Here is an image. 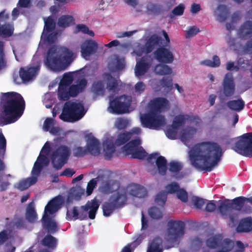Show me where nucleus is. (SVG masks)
Returning <instances> with one entry per match:
<instances>
[{"label":"nucleus","mask_w":252,"mask_h":252,"mask_svg":"<svg viewBox=\"0 0 252 252\" xmlns=\"http://www.w3.org/2000/svg\"><path fill=\"white\" fill-rule=\"evenodd\" d=\"M71 154L70 149L67 146L62 145L54 150L51 155L54 167L59 170L67 163Z\"/></svg>","instance_id":"9"},{"label":"nucleus","mask_w":252,"mask_h":252,"mask_svg":"<svg viewBox=\"0 0 252 252\" xmlns=\"http://www.w3.org/2000/svg\"><path fill=\"white\" fill-rule=\"evenodd\" d=\"M99 207V202L95 198L88 201L85 205L81 206V211L79 212L77 207H74L71 211L67 210L66 212V219L67 220H75L77 219L84 220L87 219V212L88 217L91 220L95 218L97 210Z\"/></svg>","instance_id":"5"},{"label":"nucleus","mask_w":252,"mask_h":252,"mask_svg":"<svg viewBox=\"0 0 252 252\" xmlns=\"http://www.w3.org/2000/svg\"><path fill=\"white\" fill-rule=\"evenodd\" d=\"M162 38L157 34L152 35L146 41L144 50L147 54L151 53L157 46H160L162 43Z\"/></svg>","instance_id":"23"},{"label":"nucleus","mask_w":252,"mask_h":252,"mask_svg":"<svg viewBox=\"0 0 252 252\" xmlns=\"http://www.w3.org/2000/svg\"><path fill=\"white\" fill-rule=\"evenodd\" d=\"M9 16L3 10L0 12V36L9 37L13 34L14 28L12 24L8 22Z\"/></svg>","instance_id":"12"},{"label":"nucleus","mask_w":252,"mask_h":252,"mask_svg":"<svg viewBox=\"0 0 252 252\" xmlns=\"http://www.w3.org/2000/svg\"><path fill=\"white\" fill-rule=\"evenodd\" d=\"M75 24V20L71 15H64L61 16L58 20V25L61 28H67Z\"/></svg>","instance_id":"34"},{"label":"nucleus","mask_w":252,"mask_h":252,"mask_svg":"<svg viewBox=\"0 0 252 252\" xmlns=\"http://www.w3.org/2000/svg\"><path fill=\"white\" fill-rule=\"evenodd\" d=\"M130 155L133 158L143 159L147 156V153L142 147H140L139 149L131 152Z\"/></svg>","instance_id":"54"},{"label":"nucleus","mask_w":252,"mask_h":252,"mask_svg":"<svg viewBox=\"0 0 252 252\" xmlns=\"http://www.w3.org/2000/svg\"><path fill=\"white\" fill-rule=\"evenodd\" d=\"M87 153L86 147H77L74 148L73 150V154L75 157H83Z\"/></svg>","instance_id":"62"},{"label":"nucleus","mask_w":252,"mask_h":252,"mask_svg":"<svg viewBox=\"0 0 252 252\" xmlns=\"http://www.w3.org/2000/svg\"><path fill=\"white\" fill-rule=\"evenodd\" d=\"M7 65V59L4 50V42L0 40V70Z\"/></svg>","instance_id":"49"},{"label":"nucleus","mask_w":252,"mask_h":252,"mask_svg":"<svg viewBox=\"0 0 252 252\" xmlns=\"http://www.w3.org/2000/svg\"><path fill=\"white\" fill-rule=\"evenodd\" d=\"M41 221L43 228L50 234H54L58 231L56 222L48 214H43Z\"/></svg>","instance_id":"19"},{"label":"nucleus","mask_w":252,"mask_h":252,"mask_svg":"<svg viewBox=\"0 0 252 252\" xmlns=\"http://www.w3.org/2000/svg\"><path fill=\"white\" fill-rule=\"evenodd\" d=\"M130 138V133L129 132L125 131L121 133L118 135L117 138L115 140V144L117 146H120L125 144Z\"/></svg>","instance_id":"47"},{"label":"nucleus","mask_w":252,"mask_h":252,"mask_svg":"<svg viewBox=\"0 0 252 252\" xmlns=\"http://www.w3.org/2000/svg\"><path fill=\"white\" fill-rule=\"evenodd\" d=\"M252 230V219L247 218L242 219L237 227L238 232H247Z\"/></svg>","instance_id":"31"},{"label":"nucleus","mask_w":252,"mask_h":252,"mask_svg":"<svg viewBox=\"0 0 252 252\" xmlns=\"http://www.w3.org/2000/svg\"><path fill=\"white\" fill-rule=\"evenodd\" d=\"M39 69V65L35 66L21 67L19 69V76L22 81L27 82L33 79L37 75Z\"/></svg>","instance_id":"15"},{"label":"nucleus","mask_w":252,"mask_h":252,"mask_svg":"<svg viewBox=\"0 0 252 252\" xmlns=\"http://www.w3.org/2000/svg\"><path fill=\"white\" fill-rule=\"evenodd\" d=\"M129 124L128 120L124 118H119L116 120L115 125L119 130L124 129L127 127Z\"/></svg>","instance_id":"59"},{"label":"nucleus","mask_w":252,"mask_h":252,"mask_svg":"<svg viewBox=\"0 0 252 252\" xmlns=\"http://www.w3.org/2000/svg\"><path fill=\"white\" fill-rule=\"evenodd\" d=\"M246 201H249V198L239 196L233 199L231 201V203L233 204V210L241 211L244 207Z\"/></svg>","instance_id":"43"},{"label":"nucleus","mask_w":252,"mask_h":252,"mask_svg":"<svg viewBox=\"0 0 252 252\" xmlns=\"http://www.w3.org/2000/svg\"><path fill=\"white\" fill-rule=\"evenodd\" d=\"M0 104L5 125L16 122L23 115L25 108L23 96L14 92L1 93Z\"/></svg>","instance_id":"2"},{"label":"nucleus","mask_w":252,"mask_h":252,"mask_svg":"<svg viewBox=\"0 0 252 252\" xmlns=\"http://www.w3.org/2000/svg\"><path fill=\"white\" fill-rule=\"evenodd\" d=\"M58 97L60 100L66 101L71 97L68 88L62 89L59 88Z\"/></svg>","instance_id":"57"},{"label":"nucleus","mask_w":252,"mask_h":252,"mask_svg":"<svg viewBox=\"0 0 252 252\" xmlns=\"http://www.w3.org/2000/svg\"><path fill=\"white\" fill-rule=\"evenodd\" d=\"M222 149L217 143L205 142L192 147L189 152L192 165L199 171H211L221 160Z\"/></svg>","instance_id":"1"},{"label":"nucleus","mask_w":252,"mask_h":252,"mask_svg":"<svg viewBox=\"0 0 252 252\" xmlns=\"http://www.w3.org/2000/svg\"><path fill=\"white\" fill-rule=\"evenodd\" d=\"M98 48L97 43L92 40H86L81 45V52L82 56L86 58L94 54Z\"/></svg>","instance_id":"17"},{"label":"nucleus","mask_w":252,"mask_h":252,"mask_svg":"<svg viewBox=\"0 0 252 252\" xmlns=\"http://www.w3.org/2000/svg\"><path fill=\"white\" fill-rule=\"evenodd\" d=\"M201 63L207 66L217 67L220 66V62L219 57L217 55H215L213 57V61L210 60H205L202 61Z\"/></svg>","instance_id":"53"},{"label":"nucleus","mask_w":252,"mask_h":252,"mask_svg":"<svg viewBox=\"0 0 252 252\" xmlns=\"http://www.w3.org/2000/svg\"><path fill=\"white\" fill-rule=\"evenodd\" d=\"M168 101L163 97H156L149 103L150 112L141 117V121L145 127L158 129L165 124V119L159 113L167 109Z\"/></svg>","instance_id":"3"},{"label":"nucleus","mask_w":252,"mask_h":252,"mask_svg":"<svg viewBox=\"0 0 252 252\" xmlns=\"http://www.w3.org/2000/svg\"><path fill=\"white\" fill-rule=\"evenodd\" d=\"M141 144V141L139 138L133 139L126 143L123 147V150L126 155L130 154L131 152L139 149L138 146Z\"/></svg>","instance_id":"32"},{"label":"nucleus","mask_w":252,"mask_h":252,"mask_svg":"<svg viewBox=\"0 0 252 252\" xmlns=\"http://www.w3.org/2000/svg\"><path fill=\"white\" fill-rule=\"evenodd\" d=\"M222 237L220 235L212 236L206 241L207 246L212 249H216L220 246L222 247Z\"/></svg>","instance_id":"36"},{"label":"nucleus","mask_w":252,"mask_h":252,"mask_svg":"<svg viewBox=\"0 0 252 252\" xmlns=\"http://www.w3.org/2000/svg\"><path fill=\"white\" fill-rule=\"evenodd\" d=\"M154 71L156 74L159 75H165L171 74L172 70L171 67L165 64L159 63L156 65Z\"/></svg>","instance_id":"40"},{"label":"nucleus","mask_w":252,"mask_h":252,"mask_svg":"<svg viewBox=\"0 0 252 252\" xmlns=\"http://www.w3.org/2000/svg\"><path fill=\"white\" fill-rule=\"evenodd\" d=\"M84 110L82 104L67 101L64 104L60 118L64 122H69L70 119L79 120L84 115Z\"/></svg>","instance_id":"7"},{"label":"nucleus","mask_w":252,"mask_h":252,"mask_svg":"<svg viewBox=\"0 0 252 252\" xmlns=\"http://www.w3.org/2000/svg\"><path fill=\"white\" fill-rule=\"evenodd\" d=\"M223 93L226 97L232 96L235 93V88L233 78L231 73L225 74L222 83Z\"/></svg>","instance_id":"16"},{"label":"nucleus","mask_w":252,"mask_h":252,"mask_svg":"<svg viewBox=\"0 0 252 252\" xmlns=\"http://www.w3.org/2000/svg\"><path fill=\"white\" fill-rule=\"evenodd\" d=\"M87 85V81L85 79H81L76 85L70 86L68 89L71 97L76 96L79 93L82 92Z\"/></svg>","instance_id":"27"},{"label":"nucleus","mask_w":252,"mask_h":252,"mask_svg":"<svg viewBox=\"0 0 252 252\" xmlns=\"http://www.w3.org/2000/svg\"><path fill=\"white\" fill-rule=\"evenodd\" d=\"M158 173L162 176L166 174L167 171V160L165 158L161 156L158 157L156 160Z\"/></svg>","instance_id":"39"},{"label":"nucleus","mask_w":252,"mask_h":252,"mask_svg":"<svg viewBox=\"0 0 252 252\" xmlns=\"http://www.w3.org/2000/svg\"><path fill=\"white\" fill-rule=\"evenodd\" d=\"M176 196L178 199L182 202L186 203L188 201V193L185 189L180 188L176 193Z\"/></svg>","instance_id":"61"},{"label":"nucleus","mask_w":252,"mask_h":252,"mask_svg":"<svg viewBox=\"0 0 252 252\" xmlns=\"http://www.w3.org/2000/svg\"><path fill=\"white\" fill-rule=\"evenodd\" d=\"M120 190H125L130 195L138 198L145 197L147 194L146 189L141 185L136 184H130L127 186L126 190L125 189Z\"/></svg>","instance_id":"18"},{"label":"nucleus","mask_w":252,"mask_h":252,"mask_svg":"<svg viewBox=\"0 0 252 252\" xmlns=\"http://www.w3.org/2000/svg\"><path fill=\"white\" fill-rule=\"evenodd\" d=\"M163 240L157 236L149 244L147 252H163Z\"/></svg>","instance_id":"28"},{"label":"nucleus","mask_w":252,"mask_h":252,"mask_svg":"<svg viewBox=\"0 0 252 252\" xmlns=\"http://www.w3.org/2000/svg\"><path fill=\"white\" fill-rule=\"evenodd\" d=\"M59 204L58 199L54 198L51 200L46 205L43 214H53L58 209Z\"/></svg>","instance_id":"37"},{"label":"nucleus","mask_w":252,"mask_h":252,"mask_svg":"<svg viewBox=\"0 0 252 252\" xmlns=\"http://www.w3.org/2000/svg\"><path fill=\"white\" fill-rule=\"evenodd\" d=\"M237 138L232 149L243 156L252 158V132L243 134Z\"/></svg>","instance_id":"8"},{"label":"nucleus","mask_w":252,"mask_h":252,"mask_svg":"<svg viewBox=\"0 0 252 252\" xmlns=\"http://www.w3.org/2000/svg\"><path fill=\"white\" fill-rule=\"evenodd\" d=\"M180 189L179 185L176 182H172L165 186L167 194H174L178 191Z\"/></svg>","instance_id":"58"},{"label":"nucleus","mask_w":252,"mask_h":252,"mask_svg":"<svg viewBox=\"0 0 252 252\" xmlns=\"http://www.w3.org/2000/svg\"><path fill=\"white\" fill-rule=\"evenodd\" d=\"M71 194L75 197V200H79L81 196L84 193V189H82L80 185H77L72 187L69 191Z\"/></svg>","instance_id":"51"},{"label":"nucleus","mask_w":252,"mask_h":252,"mask_svg":"<svg viewBox=\"0 0 252 252\" xmlns=\"http://www.w3.org/2000/svg\"><path fill=\"white\" fill-rule=\"evenodd\" d=\"M227 107L231 110L239 112L245 107V102L240 98L237 100H229L227 102Z\"/></svg>","instance_id":"38"},{"label":"nucleus","mask_w":252,"mask_h":252,"mask_svg":"<svg viewBox=\"0 0 252 252\" xmlns=\"http://www.w3.org/2000/svg\"><path fill=\"white\" fill-rule=\"evenodd\" d=\"M149 216L154 220H159L162 218V211L157 207H152L148 210Z\"/></svg>","instance_id":"50"},{"label":"nucleus","mask_w":252,"mask_h":252,"mask_svg":"<svg viewBox=\"0 0 252 252\" xmlns=\"http://www.w3.org/2000/svg\"><path fill=\"white\" fill-rule=\"evenodd\" d=\"M41 244L49 250H54L57 247L58 240L50 234H48L42 239Z\"/></svg>","instance_id":"29"},{"label":"nucleus","mask_w":252,"mask_h":252,"mask_svg":"<svg viewBox=\"0 0 252 252\" xmlns=\"http://www.w3.org/2000/svg\"><path fill=\"white\" fill-rule=\"evenodd\" d=\"M115 183L116 181L111 180L103 181L100 187L102 192L105 194L112 193L114 190L113 186Z\"/></svg>","instance_id":"46"},{"label":"nucleus","mask_w":252,"mask_h":252,"mask_svg":"<svg viewBox=\"0 0 252 252\" xmlns=\"http://www.w3.org/2000/svg\"><path fill=\"white\" fill-rule=\"evenodd\" d=\"M189 116L188 115H182L180 114L175 117L172 125L179 129V128L185 124L186 121L189 119Z\"/></svg>","instance_id":"42"},{"label":"nucleus","mask_w":252,"mask_h":252,"mask_svg":"<svg viewBox=\"0 0 252 252\" xmlns=\"http://www.w3.org/2000/svg\"><path fill=\"white\" fill-rule=\"evenodd\" d=\"M103 147L105 158L107 159H110L113 154L115 151V147L113 142L111 140L107 139L103 142Z\"/></svg>","instance_id":"33"},{"label":"nucleus","mask_w":252,"mask_h":252,"mask_svg":"<svg viewBox=\"0 0 252 252\" xmlns=\"http://www.w3.org/2000/svg\"><path fill=\"white\" fill-rule=\"evenodd\" d=\"M37 182V177H30L19 182L17 185V189L21 191L25 190Z\"/></svg>","instance_id":"35"},{"label":"nucleus","mask_w":252,"mask_h":252,"mask_svg":"<svg viewBox=\"0 0 252 252\" xmlns=\"http://www.w3.org/2000/svg\"><path fill=\"white\" fill-rule=\"evenodd\" d=\"M73 52L67 47L52 46L48 50L44 63L52 70H64L73 61Z\"/></svg>","instance_id":"4"},{"label":"nucleus","mask_w":252,"mask_h":252,"mask_svg":"<svg viewBox=\"0 0 252 252\" xmlns=\"http://www.w3.org/2000/svg\"><path fill=\"white\" fill-rule=\"evenodd\" d=\"M6 140L2 133L0 132V180L3 176L5 169V165L2 159L4 158L6 149Z\"/></svg>","instance_id":"24"},{"label":"nucleus","mask_w":252,"mask_h":252,"mask_svg":"<svg viewBox=\"0 0 252 252\" xmlns=\"http://www.w3.org/2000/svg\"><path fill=\"white\" fill-rule=\"evenodd\" d=\"M73 80V77L70 73L63 74L62 79L59 83V88H68L72 84Z\"/></svg>","instance_id":"44"},{"label":"nucleus","mask_w":252,"mask_h":252,"mask_svg":"<svg viewBox=\"0 0 252 252\" xmlns=\"http://www.w3.org/2000/svg\"><path fill=\"white\" fill-rule=\"evenodd\" d=\"M229 9L224 4H219L215 11L217 20L220 23L224 22L229 17Z\"/></svg>","instance_id":"26"},{"label":"nucleus","mask_w":252,"mask_h":252,"mask_svg":"<svg viewBox=\"0 0 252 252\" xmlns=\"http://www.w3.org/2000/svg\"><path fill=\"white\" fill-rule=\"evenodd\" d=\"M127 200V196L125 190H117L102 205L103 215L110 216L115 210L123 208L126 204Z\"/></svg>","instance_id":"6"},{"label":"nucleus","mask_w":252,"mask_h":252,"mask_svg":"<svg viewBox=\"0 0 252 252\" xmlns=\"http://www.w3.org/2000/svg\"><path fill=\"white\" fill-rule=\"evenodd\" d=\"M238 35L241 39L244 40L252 37V21H245L239 28Z\"/></svg>","instance_id":"22"},{"label":"nucleus","mask_w":252,"mask_h":252,"mask_svg":"<svg viewBox=\"0 0 252 252\" xmlns=\"http://www.w3.org/2000/svg\"><path fill=\"white\" fill-rule=\"evenodd\" d=\"M26 218L29 222L31 223L35 222L37 219V214L33 201L29 203L27 206L26 212Z\"/></svg>","instance_id":"30"},{"label":"nucleus","mask_w":252,"mask_h":252,"mask_svg":"<svg viewBox=\"0 0 252 252\" xmlns=\"http://www.w3.org/2000/svg\"><path fill=\"white\" fill-rule=\"evenodd\" d=\"M87 153L93 156H98L100 152V143L94 137L91 136L88 138L86 146Z\"/></svg>","instance_id":"20"},{"label":"nucleus","mask_w":252,"mask_h":252,"mask_svg":"<svg viewBox=\"0 0 252 252\" xmlns=\"http://www.w3.org/2000/svg\"><path fill=\"white\" fill-rule=\"evenodd\" d=\"M169 170L174 173H178L183 168V165L181 162L171 161L169 164Z\"/></svg>","instance_id":"60"},{"label":"nucleus","mask_w":252,"mask_h":252,"mask_svg":"<svg viewBox=\"0 0 252 252\" xmlns=\"http://www.w3.org/2000/svg\"><path fill=\"white\" fill-rule=\"evenodd\" d=\"M178 129L173 126L172 125L167 127L166 135L170 139H176L177 136Z\"/></svg>","instance_id":"56"},{"label":"nucleus","mask_w":252,"mask_h":252,"mask_svg":"<svg viewBox=\"0 0 252 252\" xmlns=\"http://www.w3.org/2000/svg\"><path fill=\"white\" fill-rule=\"evenodd\" d=\"M156 59L160 63H171L174 61L172 53L164 47L158 48L154 53Z\"/></svg>","instance_id":"14"},{"label":"nucleus","mask_w":252,"mask_h":252,"mask_svg":"<svg viewBox=\"0 0 252 252\" xmlns=\"http://www.w3.org/2000/svg\"><path fill=\"white\" fill-rule=\"evenodd\" d=\"M132 98L130 96L122 95L110 100L109 108L114 113L122 114L129 112Z\"/></svg>","instance_id":"10"},{"label":"nucleus","mask_w":252,"mask_h":252,"mask_svg":"<svg viewBox=\"0 0 252 252\" xmlns=\"http://www.w3.org/2000/svg\"><path fill=\"white\" fill-rule=\"evenodd\" d=\"M218 209L223 219H229L231 223H234L236 216L233 213V204L230 200L225 199L221 201Z\"/></svg>","instance_id":"13"},{"label":"nucleus","mask_w":252,"mask_h":252,"mask_svg":"<svg viewBox=\"0 0 252 252\" xmlns=\"http://www.w3.org/2000/svg\"><path fill=\"white\" fill-rule=\"evenodd\" d=\"M103 77L106 83V88L109 92H115L118 89V81L110 73H104Z\"/></svg>","instance_id":"25"},{"label":"nucleus","mask_w":252,"mask_h":252,"mask_svg":"<svg viewBox=\"0 0 252 252\" xmlns=\"http://www.w3.org/2000/svg\"><path fill=\"white\" fill-rule=\"evenodd\" d=\"M44 26L43 32L50 33L53 32L56 28V23L52 16L44 18Z\"/></svg>","instance_id":"41"},{"label":"nucleus","mask_w":252,"mask_h":252,"mask_svg":"<svg viewBox=\"0 0 252 252\" xmlns=\"http://www.w3.org/2000/svg\"><path fill=\"white\" fill-rule=\"evenodd\" d=\"M92 90L95 94L103 96L105 93L103 81L99 80L94 82L92 85Z\"/></svg>","instance_id":"45"},{"label":"nucleus","mask_w":252,"mask_h":252,"mask_svg":"<svg viewBox=\"0 0 252 252\" xmlns=\"http://www.w3.org/2000/svg\"><path fill=\"white\" fill-rule=\"evenodd\" d=\"M168 236L173 241H176L185 233V225L181 220H170L168 222Z\"/></svg>","instance_id":"11"},{"label":"nucleus","mask_w":252,"mask_h":252,"mask_svg":"<svg viewBox=\"0 0 252 252\" xmlns=\"http://www.w3.org/2000/svg\"><path fill=\"white\" fill-rule=\"evenodd\" d=\"M196 132V129L192 127H189L185 129L181 134V140L184 143L188 142L193 137Z\"/></svg>","instance_id":"48"},{"label":"nucleus","mask_w":252,"mask_h":252,"mask_svg":"<svg viewBox=\"0 0 252 252\" xmlns=\"http://www.w3.org/2000/svg\"><path fill=\"white\" fill-rule=\"evenodd\" d=\"M207 200L200 198L197 196H193L192 198V201L194 206L198 209L202 208Z\"/></svg>","instance_id":"63"},{"label":"nucleus","mask_w":252,"mask_h":252,"mask_svg":"<svg viewBox=\"0 0 252 252\" xmlns=\"http://www.w3.org/2000/svg\"><path fill=\"white\" fill-rule=\"evenodd\" d=\"M151 64L148 61V57L144 56L136 63L135 68V73L136 76L144 75L151 67Z\"/></svg>","instance_id":"21"},{"label":"nucleus","mask_w":252,"mask_h":252,"mask_svg":"<svg viewBox=\"0 0 252 252\" xmlns=\"http://www.w3.org/2000/svg\"><path fill=\"white\" fill-rule=\"evenodd\" d=\"M42 167L43 165L41 163L35 161L32 171V177H37V178L42 170Z\"/></svg>","instance_id":"64"},{"label":"nucleus","mask_w":252,"mask_h":252,"mask_svg":"<svg viewBox=\"0 0 252 252\" xmlns=\"http://www.w3.org/2000/svg\"><path fill=\"white\" fill-rule=\"evenodd\" d=\"M167 195V192L165 191H161L156 195L155 200V202L158 205L163 207L166 203Z\"/></svg>","instance_id":"55"},{"label":"nucleus","mask_w":252,"mask_h":252,"mask_svg":"<svg viewBox=\"0 0 252 252\" xmlns=\"http://www.w3.org/2000/svg\"><path fill=\"white\" fill-rule=\"evenodd\" d=\"M125 66V63L120 59H118L116 63H109L108 68L111 72H115L122 70Z\"/></svg>","instance_id":"52"}]
</instances>
